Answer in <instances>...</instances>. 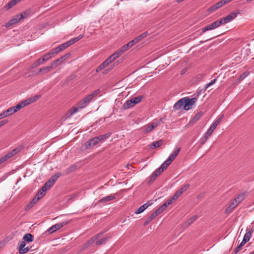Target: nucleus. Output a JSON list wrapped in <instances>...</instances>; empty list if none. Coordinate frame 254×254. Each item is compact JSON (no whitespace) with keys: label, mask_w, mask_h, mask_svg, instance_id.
I'll use <instances>...</instances> for the list:
<instances>
[{"label":"nucleus","mask_w":254,"mask_h":254,"mask_svg":"<svg viewBox=\"0 0 254 254\" xmlns=\"http://www.w3.org/2000/svg\"><path fill=\"white\" fill-rule=\"evenodd\" d=\"M238 13V12H232L226 17L216 20L202 28L201 32H206L208 30H213L223 24L227 23L235 18Z\"/></svg>","instance_id":"obj_1"},{"label":"nucleus","mask_w":254,"mask_h":254,"mask_svg":"<svg viewBox=\"0 0 254 254\" xmlns=\"http://www.w3.org/2000/svg\"><path fill=\"white\" fill-rule=\"evenodd\" d=\"M162 118L159 120L154 122L150 124L146 125L140 128V130L145 134L150 132L153 129L158 127L162 123Z\"/></svg>","instance_id":"obj_2"},{"label":"nucleus","mask_w":254,"mask_h":254,"mask_svg":"<svg viewBox=\"0 0 254 254\" xmlns=\"http://www.w3.org/2000/svg\"><path fill=\"white\" fill-rule=\"evenodd\" d=\"M253 230H251L250 231L247 232L243 238V241L235 249L234 253L235 254L238 253L241 250L242 247L248 242L249 241L250 238L252 237V234L253 232Z\"/></svg>","instance_id":"obj_3"},{"label":"nucleus","mask_w":254,"mask_h":254,"mask_svg":"<svg viewBox=\"0 0 254 254\" xmlns=\"http://www.w3.org/2000/svg\"><path fill=\"white\" fill-rule=\"evenodd\" d=\"M102 235L101 233L98 234L97 235L93 237L90 241L88 242V244L90 245L92 243L95 242L96 245H101L106 244V243L108 241L109 239L111 238V236H106L103 238H102L99 240H97V239Z\"/></svg>","instance_id":"obj_4"},{"label":"nucleus","mask_w":254,"mask_h":254,"mask_svg":"<svg viewBox=\"0 0 254 254\" xmlns=\"http://www.w3.org/2000/svg\"><path fill=\"white\" fill-rule=\"evenodd\" d=\"M83 37V35H80L79 36H78L76 37L73 38L68 40V41H67L62 44H61L60 45H59V46H60L61 50L63 51L64 49L68 47L69 46H70V45L73 44L74 43H75V42H77L78 40L81 39Z\"/></svg>","instance_id":"obj_5"},{"label":"nucleus","mask_w":254,"mask_h":254,"mask_svg":"<svg viewBox=\"0 0 254 254\" xmlns=\"http://www.w3.org/2000/svg\"><path fill=\"white\" fill-rule=\"evenodd\" d=\"M184 102V110L188 111L192 108V106L194 104L196 99L195 98H192L190 99L189 97L183 98Z\"/></svg>","instance_id":"obj_6"},{"label":"nucleus","mask_w":254,"mask_h":254,"mask_svg":"<svg viewBox=\"0 0 254 254\" xmlns=\"http://www.w3.org/2000/svg\"><path fill=\"white\" fill-rule=\"evenodd\" d=\"M19 151V149L18 148H14L12 149L11 151L8 152L5 155L2 156L0 158V165L2 163L5 162L8 159H10L12 157L15 155Z\"/></svg>","instance_id":"obj_7"},{"label":"nucleus","mask_w":254,"mask_h":254,"mask_svg":"<svg viewBox=\"0 0 254 254\" xmlns=\"http://www.w3.org/2000/svg\"><path fill=\"white\" fill-rule=\"evenodd\" d=\"M67 223V222H62L61 223H59L57 224H56L52 226H51L48 230V231L50 233H53L55 232L56 231L59 230L60 229L63 227L64 226L66 225Z\"/></svg>","instance_id":"obj_8"},{"label":"nucleus","mask_w":254,"mask_h":254,"mask_svg":"<svg viewBox=\"0 0 254 254\" xmlns=\"http://www.w3.org/2000/svg\"><path fill=\"white\" fill-rule=\"evenodd\" d=\"M99 142V138L97 136L93 137V138L89 139L85 143V148L86 149H89L90 147L96 145Z\"/></svg>","instance_id":"obj_9"},{"label":"nucleus","mask_w":254,"mask_h":254,"mask_svg":"<svg viewBox=\"0 0 254 254\" xmlns=\"http://www.w3.org/2000/svg\"><path fill=\"white\" fill-rule=\"evenodd\" d=\"M124 53V51H122V49L120 48L119 50H117L114 53H113L112 55L109 56L108 58V59L110 61L111 63H112Z\"/></svg>","instance_id":"obj_10"},{"label":"nucleus","mask_w":254,"mask_h":254,"mask_svg":"<svg viewBox=\"0 0 254 254\" xmlns=\"http://www.w3.org/2000/svg\"><path fill=\"white\" fill-rule=\"evenodd\" d=\"M116 198V196L114 194H111L105 197H104L99 200L98 202L100 203H105L106 202L110 201L112 200H114Z\"/></svg>","instance_id":"obj_11"},{"label":"nucleus","mask_w":254,"mask_h":254,"mask_svg":"<svg viewBox=\"0 0 254 254\" xmlns=\"http://www.w3.org/2000/svg\"><path fill=\"white\" fill-rule=\"evenodd\" d=\"M152 204L150 201H148L146 203L143 204L141 206H140L135 212V213L136 214H139L142 212H143L146 209H147L149 206Z\"/></svg>","instance_id":"obj_12"},{"label":"nucleus","mask_w":254,"mask_h":254,"mask_svg":"<svg viewBox=\"0 0 254 254\" xmlns=\"http://www.w3.org/2000/svg\"><path fill=\"white\" fill-rule=\"evenodd\" d=\"M184 98H182L175 103L173 106L174 110H179L183 108L184 109Z\"/></svg>","instance_id":"obj_13"},{"label":"nucleus","mask_w":254,"mask_h":254,"mask_svg":"<svg viewBox=\"0 0 254 254\" xmlns=\"http://www.w3.org/2000/svg\"><path fill=\"white\" fill-rule=\"evenodd\" d=\"M110 63H111L110 61L107 59H106L101 64H100L96 69V71L98 72L100 71L101 70L104 69L107 66H108Z\"/></svg>","instance_id":"obj_14"},{"label":"nucleus","mask_w":254,"mask_h":254,"mask_svg":"<svg viewBox=\"0 0 254 254\" xmlns=\"http://www.w3.org/2000/svg\"><path fill=\"white\" fill-rule=\"evenodd\" d=\"M215 129L213 128V127L210 126L209 127V128L207 129L206 132L205 133L204 137L202 142V144H204L206 141L208 137L212 134V133H213V131Z\"/></svg>","instance_id":"obj_15"},{"label":"nucleus","mask_w":254,"mask_h":254,"mask_svg":"<svg viewBox=\"0 0 254 254\" xmlns=\"http://www.w3.org/2000/svg\"><path fill=\"white\" fill-rule=\"evenodd\" d=\"M20 20L19 18H18V15L15 16L13 18L9 20L6 24L5 27H9L15 23H17Z\"/></svg>","instance_id":"obj_16"},{"label":"nucleus","mask_w":254,"mask_h":254,"mask_svg":"<svg viewBox=\"0 0 254 254\" xmlns=\"http://www.w3.org/2000/svg\"><path fill=\"white\" fill-rule=\"evenodd\" d=\"M202 112H199L197 114L194 115V116L191 120L190 121L189 124L191 125L194 124L195 122L199 120V119H200V117L202 115Z\"/></svg>","instance_id":"obj_17"},{"label":"nucleus","mask_w":254,"mask_h":254,"mask_svg":"<svg viewBox=\"0 0 254 254\" xmlns=\"http://www.w3.org/2000/svg\"><path fill=\"white\" fill-rule=\"evenodd\" d=\"M181 150V147H179L176 150L174 151L172 154H171L169 157L168 158V159L170 161L172 162L176 157L179 154L180 151Z\"/></svg>","instance_id":"obj_18"},{"label":"nucleus","mask_w":254,"mask_h":254,"mask_svg":"<svg viewBox=\"0 0 254 254\" xmlns=\"http://www.w3.org/2000/svg\"><path fill=\"white\" fill-rule=\"evenodd\" d=\"M133 45V41H130L127 44L124 45L121 48L122 49V51H123L124 52H125L126 51L129 50V49L132 47Z\"/></svg>","instance_id":"obj_19"},{"label":"nucleus","mask_w":254,"mask_h":254,"mask_svg":"<svg viewBox=\"0 0 254 254\" xmlns=\"http://www.w3.org/2000/svg\"><path fill=\"white\" fill-rule=\"evenodd\" d=\"M163 142V141L162 140H159L157 141L153 142L150 144V148L151 149H153L158 147H159L162 145Z\"/></svg>","instance_id":"obj_20"},{"label":"nucleus","mask_w":254,"mask_h":254,"mask_svg":"<svg viewBox=\"0 0 254 254\" xmlns=\"http://www.w3.org/2000/svg\"><path fill=\"white\" fill-rule=\"evenodd\" d=\"M147 33H142L140 35L138 36L137 37H135L134 39L132 40L131 41H133V44L135 45L137 42H138L139 41L145 38L147 35Z\"/></svg>","instance_id":"obj_21"},{"label":"nucleus","mask_w":254,"mask_h":254,"mask_svg":"<svg viewBox=\"0 0 254 254\" xmlns=\"http://www.w3.org/2000/svg\"><path fill=\"white\" fill-rule=\"evenodd\" d=\"M34 237L30 233H26L23 237V240L27 242H31L33 241Z\"/></svg>","instance_id":"obj_22"},{"label":"nucleus","mask_w":254,"mask_h":254,"mask_svg":"<svg viewBox=\"0 0 254 254\" xmlns=\"http://www.w3.org/2000/svg\"><path fill=\"white\" fill-rule=\"evenodd\" d=\"M30 13V10H27L24 11L23 12L21 13L20 15H17L18 18H19L20 20L26 18L28 16Z\"/></svg>","instance_id":"obj_23"},{"label":"nucleus","mask_w":254,"mask_h":254,"mask_svg":"<svg viewBox=\"0 0 254 254\" xmlns=\"http://www.w3.org/2000/svg\"><path fill=\"white\" fill-rule=\"evenodd\" d=\"M133 102L131 99L127 100L126 103L123 105V107L125 109H128L134 106Z\"/></svg>","instance_id":"obj_24"},{"label":"nucleus","mask_w":254,"mask_h":254,"mask_svg":"<svg viewBox=\"0 0 254 254\" xmlns=\"http://www.w3.org/2000/svg\"><path fill=\"white\" fill-rule=\"evenodd\" d=\"M61 173H58L52 176L48 180L51 181V182H52L54 185L55 182L61 176Z\"/></svg>","instance_id":"obj_25"},{"label":"nucleus","mask_w":254,"mask_h":254,"mask_svg":"<svg viewBox=\"0 0 254 254\" xmlns=\"http://www.w3.org/2000/svg\"><path fill=\"white\" fill-rule=\"evenodd\" d=\"M38 201L35 199L34 198L32 199V200L26 205L25 207L26 210H29L30 209H31L34 204L37 203Z\"/></svg>","instance_id":"obj_26"},{"label":"nucleus","mask_w":254,"mask_h":254,"mask_svg":"<svg viewBox=\"0 0 254 254\" xmlns=\"http://www.w3.org/2000/svg\"><path fill=\"white\" fill-rule=\"evenodd\" d=\"M25 106V104H24L22 101L17 104L15 106H13V108L14 109V110L15 112L16 113L18 110H19L20 109L24 107Z\"/></svg>","instance_id":"obj_27"},{"label":"nucleus","mask_w":254,"mask_h":254,"mask_svg":"<svg viewBox=\"0 0 254 254\" xmlns=\"http://www.w3.org/2000/svg\"><path fill=\"white\" fill-rule=\"evenodd\" d=\"M217 81V79L215 78L213 80H212L210 82L207 83L205 85L204 87L202 89V91H205L207 88H208L210 86L213 85Z\"/></svg>","instance_id":"obj_28"},{"label":"nucleus","mask_w":254,"mask_h":254,"mask_svg":"<svg viewBox=\"0 0 254 254\" xmlns=\"http://www.w3.org/2000/svg\"><path fill=\"white\" fill-rule=\"evenodd\" d=\"M157 216L153 212L151 215L146 220L144 223V225L146 226L152 221Z\"/></svg>","instance_id":"obj_29"},{"label":"nucleus","mask_w":254,"mask_h":254,"mask_svg":"<svg viewBox=\"0 0 254 254\" xmlns=\"http://www.w3.org/2000/svg\"><path fill=\"white\" fill-rule=\"evenodd\" d=\"M77 168V166L75 164L72 165L70 166L69 167L66 168L65 170V172L66 174H69L72 172H74L76 170Z\"/></svg>","instance_id":"obj_30"},{"label":"nucleus","mask_w":254,"mask_h":254,"mask_svg":"<svg viewBox=\"0 0 254 254\" xmlns=\"http://www.w3.org/2000/svg\"><path fill=\"white\" fill-rule=\"evenodd\" d=\"M79 109L80 108L79 107H74L71 109L67 113V115L68 116V117H70L74 114L76 113L78 111Z\"/></svg>","instance_id":"obj_31"},{"label":"nucleus","mask_w":254,"mask_h":254,"mask_svg":"<svg viewBox=\"0 0 254 254\" xmlns=\"http://www.w3.org/2000/svg\"><path fill=\"white\" fill-rule=\"evenodd\" d=\"M142 96H137V97H133V98H132L131 99V100H132V102H133V104H134V105L138 104V103H139L142 99Z\"/></svg>","instance_id":"obj_32"},{"label":"nucleus","mask_w":254,"mask_h":254,"mask_svg":"<svg viewBox=\"0 0 254 254\" xmlns=\"http://www.w3.org/2000/svg\"><path fill=\"white\" fill-rule=\"evenodd\" d=\"M45 193L41 192V190H39L34 198L38 201L39 200L41 199L45 195Z\"/></svg>","instance_id":"obj_33"},{"label":"nucleus","mask_w":254,"mask_h":254,"mask_svg":"<svg viewBox=\"0 0 254 254\" xmlns=\"http://www.w3.org/2000/svg\"><path fill=\"white\" fill-rule=\"evenodd\" d=\"M53 56V53H52L51 52H49L45 55H44L42 58L41 60L42 62H45L49 59H50Z\"/></svg>","instance_id":"obj_34"},{"label":"nucleus","mask_w":254,"mask_h":254,"mask_svg":"<svg viewBox=\"0 0 254 254\" xmlns=\"http://www.w3.org/2000/svg\"><path fill=\"white\" fill-rule=\"evenodd\" d=\"M244 199V194H240L238 196H237L234 200L237 202V204H239L241 202H242Z\"/></svg>","instance_id":"obj_35"},{"label":"nucleus","mask_w":254,"mask_h":254,"mask_svg":"<svg viewBox=\"0 0 254 254\" xmlns=\"http://www.w3.org/2000/svg\"><path fill=\"white\" fill-rule=\"evenodd\" d=\"M53 65L51 66H44L39 69V72H44L45 73L49 72L51 70Z\"/></svg>","instance_id":"obj_36"},{"label":"nucleus","mask_w":254,"mask_h":254,"mask_svg":"<svg viewBox=\"0 0 254 254\" xmlns=\"http://www.w3.org/2000/svg\"><path fill=\"white\" fill-rule=\"evenodd\" d=\"M20 0H12L9 1L6 5L7 8L9 9L12 7L13 6L15 5L17 2L19 1Z\"/></svg>","instance_id":"obj_37"},{"label":"nucleus","mask_w":254,"mask_h":254,"mask_svg":"<svg viewBox=\"0 0 254 254\" xmlns=\"http://www.w3.org/2000/svg\"><path fill=\"white\" fill-rule=\"evenodd\" d=\"M111 132H108L105 134H103L101 135L98 136V138H99V141L104 140L105 139L109 137L111 135Z\"/></svg>","instance_id":"obj_38"},{"label":"nucleus","mask_w":254,"mask_h":254,"mask_svg":"<svg viewBox=\"0 0 254 254\" xmlns=\"http://www.w3.org/2000/svg\"><path fill=\"white\" fill-rule=\"evenodd\" d=\"M88 104L85 100L83 99L78 103V106L80 109H82L85 107Z\"/></svg>","instance_id":"obj_39"},{"label":"nucleus","mask_w":254,"mask_h":254,"mask_svg":"<svg viewBox=\"0 0 254 254\" xmlns=\"http://www.w3.org/2000/svg\"><path fill=\"white\" fill-rule=\"evenodd\" d=\"M197 219V216L194 215L192 217H190L189 220H188L186 222V225L187 226H190L191 225L194 221H195Z\"/></svg>","instance_id":"obj_40"},{"label":"nucleus","mask_w":254,"mask_h":254,"mask_svg":"<svg viewBox=\"0 0 254 254\" xmlns=\"http://www.w3.org/2000/svg\"><path fill=\"white\" fill-rule=\"evenodd\" d=\"M4 111L7 117L15 113L14 109L13 108V107L9 108L7 110Z\"/></svg>","instance_id":"obj_41"},{"label":"nucleus","mask_w":254,"mask_h":254,"mask_svg":"<svg viewBox=\"0 0 254 254\" xmlns=\"http://www.w3.org/2000/svg\"><path fill=\"white\" fill-rule=\"evenodd\" d=\"M249 74H250L249 71H245L244 72H243L242 74H241L240 75L238 80L239 81L243 80L244 79H245L246 77H247L249 75Z\"/></svg>","instance_id":"obj_42"},{"label":"nucleus","mask_w":254,"mask_h":254,"mask_svg":"<svg viewBox=\"0 0 254 254\" xmlns=\"http://www.w3.org/2000/svg\"><path fill=\"white\" fill-rule=\"evenodd\" d=\"M64 61L63 60V58L61 57L55 61H54L52 64V65H58L59 64L62 63Z\"/></svg>","instance_id":"obj_43"},{"label":"nucleus","mask_w":254,"mask_h":254,"mask_svg":"<svg viewBox=\"0 0 254 254\" xmlns=\"http://www.w3.org/2000/svg\"><path fill=\"white\" fill-rule=\"evenodd\" d=\"M165 209L163 208V207L161 206V205L157 209H156L154 213L155 214L156 216H158L159 214H161L162 212H163V211H164Z\"/></svg>","instance_id":"obj_44"},{"label":"nucleus","mask_w":254,"mask_h":254,"mask_svg":"<svg viewBox=\"0 0 254 254\" xmlns=\"http://www.w3.org/2000/svg\"><path fill=\"white\" fill-rule=\"evenodd\" d=\"M30 251V248L29 247H24L22 249H19V252L20 254H24L28 253Z\"/></svg>","instance_id":"obj_45"},{"label":"nucleus","mask_w":254,"mask_h":254,"mask_svg":"<svg viewBox=\"0 0 254 254\" xmlns=\"http://www.w3.org/2000/svg\"><path fill=\"white\" fill-rule=\"evenodd\" d=\"M42 58L39 59L38 60L36 61L33 64L32 66L34 67H37L39 66V65L41 64L44 63V62H42L41 60Z\"/></svg>","instance_id":"obj_46"},{"label":"nucleus","mask_w":254,"mask_h":254,"mask_svg":"<svg viewBox=\"0 0 254 254\" xmlns=\"http://www.w3.org/2000/svg\"><path fill=\"white\" fill-rule=\"evenodd\" d=\"M93 98V96L91 95V94H90L87 96L86 97H85L84 99L86 101V103L89 104Z\"/></svg>","instance_id":"obj_47"},{"label":"nucleus","mask_w":254,"mask_h":254,"mask_svg":"<svg viewBox=\"0 0 254 254\" xmlns=\"http://www.w3.org/2000/svg\"><path fill=\"white\" fill-rule=\"evenodd\" d=\"M18 246H19L18 250L19 249H22L23 248L25 247V246H26L25 242L24 240L22 241H20L19 242Z\"/></svg>","instance_id":"obj_48"},{"label":"nucleus","mask_w":254,"mask_h":254,"mask_svg":"<svg viewBox=\"0 0 254 254\" xmlns=\"http://www.w3.org/2000/svg\"><path fill=\"white\" fill-rule=\"evenodd\" d=\"M44 185L48 190L54 185V184L51 182V181L49 180H48Z\"/></svg>","instance_id":"obj_49"},{"label":"nucleus","mask_w":254,"mask_h":254,"mask_svg":"<svg viewBox=\"0 0 254 254\" xmlns=\"http://www.w3.org/2000/svg\"><path fill=\"white\" fill-rule=\"evenodd\" d=\"M62 51L60 46H58L56 48L53 49V51L51 52L52 53H53V55L56 54H58L60 52Z\"/></svg>","instance_id":"obj_50"},{"label":"nucleus","mask_w":254,"mask_h":254,"mask_svg":"<svg viewBox=\"0 0 254 254\" xmlns=\"http://www.w3.org/2000/svg\"><path fill=\"white\" fill-rule=\"evenodd\" d=\"M181 193L178 190L176 193L172 196V199L174 200H176L180 195Z\"/></svg>","instance_id":"obj_51"},{"label":"nucleus","mask_w":254,"mask_h":254,"mask_svg":"<svg viewBox=\"0 0 254 254\" xmlns=\"http://www.w3.org/2000/svg\"><path fill=\"white\" fill-rule=\"evenodd\" d=\"M189 187V185H186L183 187H182L178 191L182 194L184 191H185Z\"/></svg>","instance_id":"obj_52"},{"label":"nucleus","mask_w":254,"mask_h":254,"mask_svg":"<svg viewBox=\"0 0 254 254\" xmlns=\"http://www.w3.org/2000/svg\"><path fill=\"white\" fill-rule=\"evenodd\" d=\"M225 4L223 3V0H220V1L217 2L215 4V6L216 7L217 9L221 7L223 5Z\"/></svg>","instance_id":"obj_53"},{"label":"nucleus","mask_w":254,"mask_h":254,"mask_svg":"<svg viewBox=\"0 0 254 254\" xmlns=\"http://www.w3.org/2000/svg\"><path fill=\"white\" fill-rule=\"evenodd\" d=\"M22 102L24 103V104H25V106L28 105H29L31 103H33V101L32 100V98H30L24 101H22Z\"/></svg>","instance_id":"obj_54"},{"label":"nucleus","mask_w":254,"mask_h":254,"mask_svg":"<svg viewBox=\"0 0 254 254\" xmlns=\"http://www.w3.org/2000/svg\"><path fill=\"white\" fill-rule=\"evenodd\" d=\"M229 205L232 207V208H235L238 204H237V202H236L234 200L231 202Z\"/></svg>","instance_id":"obj_55"},{"label":"nucleus","mask_w":254,"mask_h":254,"mask_svg":"<svg viewBox=\"0 0 254 254\" xmlns=\"http://www.w3.org/2000/svg\"><path fill=\"white\" fill-rule=\"evenodd\" d=\"M163 171H161V169L160 167H159L158 169H156L154 172V174H156L157 176H158L160 175V174L163 172Z\"/></svg>","instance_id":"obj_56"},{"label":"nucleus","mask_w":254,"mask_h":254,"mask_svg":"<svg viewBox=\"0 0 254 254\" xmlns=\"http://www.w3.org/2000/svg\"><path fill=\"white\" fill-rule=\"evenodd\" d=\"M234 209L232 208L230 205H229L225 210V213L227 214L230 213Z\"/></svg>","instance_id":"obj_57"},{"label":"nucleus","mask_w":254,"mask_h":254,"mask_svg":"<svg viewBox=\"0 0 254 254\" xmlns=\"http://www.w3.org/2000/svg\"><path fill=\"white\" fill-rule=\"evenodd\" d=\"M157 175L156 174H154V173L152 174L151 176L150 177L149 182H153L155 180V179L157 178Z\"/></svg>","instance_id":"obj_58"},{"label":"nucleus","mask_w":254,"mask_h":254,"mask_svg":"<svg viewBox=\"0 0 254 254\" xmlns=\"http://www.w3.org/2000/svg\"><path fill=\"white\" fill-rule=\"evenodd\" d=\"M217 10L216 7L215 6V4L209 7L208 9V11L209 12H213Z\"/></svg>","instance_id":"obj_59"},{"label":"nucleus","mask_w":254,"mask_h":254,"mask_svg":"<svg viewBox=\"0 0 254 254\" xmlns=\"http://www.w3.org/2000/svg\"><path fill=\"white\" fill-rule=\"evenodd\" d=\"M168 167V165H166L164 162L160 167L161 169V171H164L165 169H167Z\"/></svg>","instance_id":"obj_60"},{"label":"nucleus","mask_w":254,"mask_h":254,"mask_svg":"<svg viewBox=\"0 0 254 254\" xmlns=\"http://www.w3.org/2000/svg\"><path fill=\"white\" fill-rule=\"evenodd\" d=\"M7 123H8L7 120H3L0 121V127H1L2 126L5 125V124H6Z\"/></svg>","instance_id":"obj_61"},{"label":"nucleus","mask_w":254,"mask_h":254,"mask_svg":"<svg viewBox=\"0 0 254 254\" xmlns=\"http://www.w3.org/2000/svg\"><path fill=\"white\" fill-rule=\"evenodd\" d=\"M41 97L40 95H36L34 97H31L32 100L33 102L36 101L37 100H38Z\"/></svg>","instance_id":"obj_62"},{"label":"nucleus","mask_w":254,"mask_h":254,"mask_svg":"<svg viewBox=\"0 0 254 254\" xmlns=\"http://www.w3.org/2000/svg\"><path fill=\"white\" fill-rule=\"evenodd\" d=\"M7 117L5 113V111L2 112L0 114V120Z\"/></svg>","instance_id":"obj_63"},{"label":"nucleus","mask_w":254,"mask_h":254,"mask_svg":"<svg viewBox=\"0 0 254 254\" xmlns=\"http://www.w3.org/2000/svg\"><path fill=\"white\" fill-rule=\"evenodd\" d=\"M100 92V90L98 89L93 92L91 93V95L93 96V97H95L96 95H97Z\"/></svg>","instance_id":"obj_64"}]
</instances>
